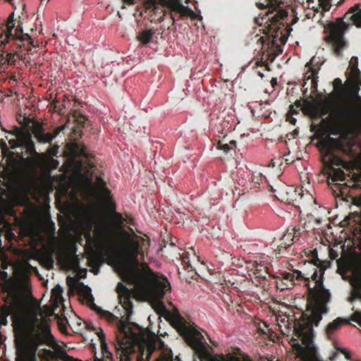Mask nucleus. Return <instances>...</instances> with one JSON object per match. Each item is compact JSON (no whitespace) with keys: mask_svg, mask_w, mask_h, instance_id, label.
Listing matches in <instances>:
<instances>
[{"mask_svg":"<svg viewBox=\"0 0 361 361\" xmlns=\"http://www.w3.org/2000/svg\"><path fill=\"white\" fill-rule=\"evenodd\" d=\"M118 267L123 281L133 285L140 293L159 303L166 312V319L177 329L188 345L195 350L201 361H227L223 355H210L205 345V339L197 329V326L194 323L188 322L177 308L171 312L166 310L161 300L171 291V285L165 276L157 275L147 265L143 266L140 269L137 267H130L123 260L119 261ZM233 360L252 361L249 356L245 357L243 360L238 358Z\"/></svg>","mask_w":361,"mask_h":361,"instance_id":"f257e3e1","label":"nucleus"},{"mask_svg":"<svg viewBox=\"0 0 361 361\" xmlns=\"http://www.w3.org/2000/svg\"><path fill=\"white\" fill-rule=\"evenodd\" d=\"M49 322L40 310H32L30 316L21 313L14 316L16 361H35V353L39 345H51L55 342Z\"/></svg>","mask_w":361,"mask_h":361,"instance_id":"f03ea898","label":"nucleus"},{"mask_svg":"<svg viewBox=\"0 0 361 361\" xmlns=\"http://www.w3.org/2000/svg\"><path fill=\"white\" fill-rule=\"evenodd\" d=\"M310 279L308 273H302L299 270H294L292 273L284 272L281 274V277L276 281L277 288L283 289H290L295 285H300L302 283L307 288L308 304L311 307L310 314L302 313L300 318L295 322L297 323L296 331L299 336H302L306 347H301L295 339H293L295 349L303 351L307 350L310 354L314 352V348L311 344V333L312 326H317L322 319V314L328 312L327 305L330 301L320 300L318 302L313 301L310 295Z\"/></svg>","mask_w":361,"mask_h":361,"instance_id":"7ed1b4c3","label":"nucleus"},{"mask_svg":"<svg viewBox=\"0 0 361 361\" xmlns=\"http://www.w3.org/2000/svg\"><path fill=\"white\" fill-rule=\"evenodd\" d=\"M334 91L327 94L324 99L319 100L320 115L330 114L338 123L345 126L355 125L361 118L360 103L361 97H357L354 100H349L341 108L335 106V102L338 97L345 94V89L342 80L337 78L333 81Z\"/></svg>","mask_w":361,"mask_h":361,"instance_id":"20e7f679","label":"nucleus"},{"mask_svg":"<svg viewBox=\"0 0 361 361\" xmlns=\"http://www.w3.org/2000/svg\"><path fill=\"white\" fill-rule=\"evenodd\" d=\"M116 292L119 303L126 310V319H118L111 312L102 310L100 307L94 304L93 310L102 318L105 319L109 323L117 322L118 331L123 335L125 338H133L134 334H133L128 326L130 317L133 313V305L132 302V293L131 291L122 283L119 282L116 286Z\"/></svg>","mask_w":361,"mask_h":361,"instance_id":"39448f33","label":"nucleus"},{"mask_svg":"<svg viewBox=\"0 0 361 361\" xmlns=\"http://www.w3.org/2000/svg\"><path fill=\"white\" fill-rule=\"evenodd\" d=\"M310 257V263L313 264L314 268L312 272L307 273L314 283L312 288L310 289L311 298L316 302L320 300L331 301V294L324 286V274L330 267V262L320 259L316 249L311 251Z\"/></svg>","mask_w":361,"mask_h":361,"instance_id":"423d86ee","label":"nucleus"},{"mask_svg":"<svg viewBox=\"0 0 361 361\" xmlns=\"http://www.w3.org/2000/svg\"><path fill=\"white\" fill-rule=\"evenodd\" d=\"M145 5L147 9L157 11L161 5L169 10L170 18L175 24L178 19L190 17L192 20H202V17L195 13L188 6H184L181 0H145Z\"/></svg>","mask_w":361,"mask_h":361,"instance_id":"0eeeda50","label":"nucleus"},{"mask_svg":"<svg viewBox=\"0 0 361 361\" xmlns=\"http://www.w3.org/2000/svg\"><path fill=\"white\" fill-rule=\"evenodd\" d=\"M257 6L259 8H268L267 15L276 11L271 17L269 18V23L267 25L268 33L274 37L277 36L280 30L279 23L288 16V11L284 8V2L283 0H265V3H258Z\"/></svg>","mask_w":361,"mask_h":361,"instance_id":"6e6552de","label":"nucleus"},{"mask_svg":"<svg viewBox=\"0 0 361 361\" xmlns=\"http://www.w3.org/2000/svg\"><path fill=\"white\" fill-rule=\"evenodd\" d=\"M16 137V139L8 140L12 149L20 147L24 149L26 156H38L36 152L35 142L32 139V133L29 130L24 128L15 127L11 132H7Z\"/></svg>","mask_w":361,"mask_h":361,"instance_id":"1a4fd4ad","label":"nucleus"},{"mask_svg":"<svg viewBox=\"0 0 361 361\" xmlns=\"http://www.w3.org/2000/svg\"><path fill=\"white\" fill-rule=\"evenodd\" d=\"M63 127H57L52 132H45L42 123L34 121L32 127V133L36 140L40 144H51L52 140L60 133Z\"/></svg>","mask_w":361,"mask_h":361,"instance_id":"9d476101","label":"nucleus"},{"mask_svg":"<svg viewBox=\"0 0 361 361\" xmlns=\"http://www.w3.org/2000/svg\"><path fill=\"white\" fill-rule=\"evenodd\" d=\"M326 41L331 44L334 51L337 56L342 54L344 48L346 46V42L344 40L343 31L337 26L333 25L326 37Z\"/></svg>","mask_w":361,"mask_h":361,"instance_id":"9b49d317","label":"nucleus"},{"mask_svg":"<svg viewBox=\"0 0 361 361\" xmlns=\"http://www.w3.org/2000/svg\"><path fill=\"white\" fill-rule=\"evenodd\" d=\"M123 245L121 247V251L127 259L137 262L139 255L140 242L130 238L129 233L123 231Z\"/></svg>","mask_w":361,"mask_h":361,"instance_id":"f8f14e48","label":"nucleus"},{"mask_svg":"<svg viewBox=\"0 0 361 361\" xmlns=\"http://www.w3.org/2000/svg\"><path fill=\"white\" fill-rule=\"evenodd\" d=\"M281 198L286 203L293 204L295 207L300 208L301 206L305 207L303 199L305 198L309 201L313 200L312 196L307 193L305 195L298 193L296 189L289 188L285 193L281 194Z\"/></svg>","mask_w":361,"mask_h":361,"instance_id":"ddd939ff","label":"nucleus"},{"mask_svg":"<svg viewBox=\"0 0 361 361\" xmlns=\"http://www.w3.org/2000/svg\"><path fill=\"white\" fill-rule=\"evenodd\" d=\"M118 343L116 345V356L120 361H131V355L135 353V346L130 342L131 338H122L119 340L117 338Z\"/></svg>","mask_w":361,"mask_h":361,"instance_id":"4468645a","label":"nucleus"},{"mask_svg":"<svg viewBox=\"0 0 361 361\" xmlns=\"http://www.w3.org/2000/svg\"><path fill=\"white\" fill-rule=\"evenodd\" d=\"M294 106H295L298 109H305L306 110L310 111L312 116L322 118L325 115H320V109H319V101L316 104L310 102L307 99H303L300 98V99H297L294 102Z\"/></svg>","mask_w":361,"mask_h":361,"instance_id":"2eb2a0df","label":"nucleus"},{"mask_svg":"<svg viewBox=\"0 0 361 361\" xmlns=\"http://www.w3.org/2000/svg\"><path fill=\"white\" fill-rule=\"evenodd\" d=\"M291 236L292 235L290 231L287 230L281 238L280 243L277 247V250L279 255L283 253V250L288 249L295 242L293 238Z\"/></svg>","mask_w":361,"mask_h":361,"instance_id":"dca6fc26","label":"nucleus"},{"mask_svg":"<svg viewBox=\"0 0 361 361\" xmlns=\"http://www.w3.org/2000/svg\"><path fill=\"white\" fill-rule=\"evenodd\" d=\"M328 178L331 179L333 183L343 181L345 179V173L343 170L340 168L330 166L329 169Z\"/></svg>","mask_w":361,"mask_h":361,"instance_id":"f3484780","label":"nucleus"},{"mask_svg":"<svg viewBox=\"0 0 361 361\" xmlns=\"http://www.w3.org/2000/svg\"><path fill=\"white\" fill-rule=\"evenodd\" d=\"M250 271L252 272L255 279H259L257 282L259 283H261L259 281L260 279L267 280V276H269L267 267L262 264H256Z\"/></svg>","mask_w":361,"mask_h":361,"instance_id":"a211bd4d","label":"nucleus"},{"mask_svg":"<svg viewBox=\"0 0 361 361\" xmlns=\"http://www.w3.org/2000/svg\"><path fill=\"white\" fill-rule=\"evenodd\" d=\"M355 61V64H352V68L350 69V77L353 81L356 83L357 85H361V72L357 68L358 65V59L356 56H353L351 58V63L353 61Z\"/></svg>","mask_w":361,"mask_h":361,"instance_id":"6ab92c4d","label":"nucleus"},{"mask_svg":"<svg viewBox=\"0 0 361 361\" xmlns=\"http://www.w3.org/2000/svg\"><path fill=\"white\" fill-rule=\"evenodd\" d=\"M71 152L74 157H82L85 159L90 158L87 148L82 145L73 144L71 148Z\"/></svg>","mask_w":361,"mask_h":361,"instance_id":"aec40b11","label":"nucleus"},{"mask_svg":"<svg viewBox=\"0 0 361 361\" xmlns=\"http://www.w3.org/2000/svg\"><path fill=\"white\" fill-rule=\"evenodd\" d=\"M317 74L318 69L312 66L310 68L307 73L305 74L306 80H311V89L315 91L317 90Z\"/></svg>","mask_w":361,"mask_h":361,"instance_id":"412c9836","label":"nucleus"},{"mask_svg":"<svg viewBox=\"0 0 361 361\" xmlns=\"http://www.w3.org/2000/svg\"><path fill=\"white\" fill-rule=\"evenodd\" d=\"M347 322L341 317H338L334 319L332 322L329 323L326 328V333L329 336L335 331L338 330L343 324Z\"/></svg>","mask_w":361,"mask_h":361,"instance_id":"4be33fe9","label":"nucleus"},{"mask_svg":"<svg viewBox=\"0 0 361 361\" xmlns=\"http://www.w3.org/2000/svg\"><path fill=\"white\" fill-rule=\"evenodd\" d=\"M97 335L101 342V349L103 357L106 359H109V360H112L113 355L108 350L107 344L105 342V336L103 333V331L101 330L100 332H97Z\"/></svg>","mask_w":361,"mask_h":361,"instance_id":"5701e85b","label":"nucleus"},{"mask_svg":"<svg viewBox=\"0 0 361 361\" xmlns=\"http://www.w3.org/2000/svg\"><path fill=\"white\" fill-rule=\"evenodd\" d=\"M14 27L15 23L13 20V13H12L8 17L6 25L5 33L7 39H9L10 38H18L17 33L13 32Z\"/></svg>","mask_w":361,"mask_h":361,"instance_id":"b1692460","label":"nucleus"},{"mask_svg":"<svg viewBox=\"0 0 361 361\" xmlns=\"http://www.w3.org/2000/svg\"><path fill=\"white\" fill-rule=\"evenodd\" d=\"M349 13H353L350 19L357 26L361 27V9L360 8V4H355L351 7Z\"/></svg>","mask_w":361,"mask_h":361,"instance_id":"393cba45","label":"nucleus"},{"mask_svg":"<svg viewBox=\"0 0 361 361\" xmlns=\"http://www.w3.org/2000/svg\"><path fill=\"white\" fill-rule=\"evenodd\" d=\"M154 32L152 30H144L137 36L138 40L143 44L149 43L154 37Z\"/></svg>","mask_w":361,"mask_h":361,"instance_id":"a878e982","label":"nucleus"},{"mask_svg":"<svg viewBox=\"0 0 361 361\" xmlns=\"http://www.w3.org/2000/svg\"><path fill=\"white\" fill-rule=\"evenodd\" d=\"M288 231H290L291 235H293L291 237L293 238L294 241L296 242L299 240L301 234L305 231V229L302 226H298L288 228Z\"/></svg>","mask_w":361,"mask_h":361,"instance_id":"bb28decb","label":"nucleus"},{"mask_svg":"<svg viewBox=\"0 0 361 361\" xmlns=\"http://www.w3.org/2000/svg\"><path fill=\"white\" fill-rule=\"evenodd\" d=\"M154 345L152 344L149 346L148 350L146 353H145L144 350H142L137 357V361H148L152 353L154 350Z\"/></svg>","mask_w":361,"mask_h":361,"instance_id":"cd10ccee","label":"nucleus"},{"mask_svg":"<svg viewBox=\"0 0 361 361\" xmlns=\"http://www.w3.org/2000/svg\"><path fill=\"white\" fill-rule=\"evenodd\" d=\"M97 190L99 195L104 199V202L112 199L111 191L106 186Z\"/></svg>","mask_w":361,"mask_h":361,"instance_id":"c85d7f7f","label":"nucleus"},{"mask_svg":"<svg viewBox=\"0 0 361 361\" xmlns=\"http://www.w3.org/2000/svg\"><path fill=\"white\" fill-rule=\"evenodd\" d=\"M329 164L330 165H331V166H339L345 165V162L341 157H337L334 154L331 155L329 158Z\"/></svg>","mask_w":361,"mask_h":361,"instance_id":"c756f323","label":"nucleus"},{"mask_svg":"<svg viewBox=\"0 0 361 361\" xmlns=\"http://www.w3.org/2000/svg\"><path fill=\"white\" fill-rule=\"evenodd\" d=\"M73 116L75 118V122L81 126H83L87 120L86 117L83 114L77 111H74Z\"/></svg>","mask_w":361,"mask_h":361,"instance_id":"7c9ffc66","label":"nucleus"},{"mask_svg":"<svg viewBox=\"0 0 361 361\" xmlns=\"http://www.w3.org/2000/svg\"><path fill=\"white\" fill-rule=\"evenodd\" d=\"M112 220L118 226H121L124 225L125 219L123 217L122 214L118 212H116L112 214Z\"/></svg>","mask_w":361,"mask_h":361,"instance_id":"2f4dec72","label":"nucleus"},{"mask_svg":"<svg viewBox=\"0 0 361 361\" xmlns=\"http://www.w3.org/2000/svg\"><path fill=\"white\" fill-rule=\"evenodd\" d=\"M63 288L61 286L56 285L51 290L52 295L56 299L62 298Z\"/></svg>","mask_w":361,"mask_h":361,"instance_id":"473e14b6","label":"nucleus"},{"mask_svg":"<svg viewBox=\"0 0 361 361\" xmlns=\"http://www.w3.org/2000/svg\"><path fill=\"white\" fill-rule=\"evenodd\" d=\"M104 204L106 206V207L109 209L110 212H111L112 214L116 212V203L114 201H112V199L109 200L108 201H106L104 202Z\"/></svg>","mask_w":361,"mask_h":361,"instance_id":"72a5a7b5","label":"nucleus"},{"mask_svg":"<svg viewBox=\"0 0 361 361\" xmlns=\"http://www.w3.org/2000/svg\"><path fill=\"white\" fill-rule=\"evenodd\" d=\"M66 322L67 319L66 318L61 319L59 318L58 319V325L60 331L63 333H65L66 331Z\"/></svg>","mask_w":361,"mask_h":361,"instance_id":"f704fd0d","label":"nucleus"},{"mask_svg":"<svg viewBox=\"0 0 361 361\" xmlns=\"http://www.w3.org/2000/svg\"><path fill=\"white\" fill-rule=\"evenodd\" d=\"M58 149H59V146L58 145H54V146H52V147H49L47 149V153L50 157H54V156H56L57 154Z\"/></svg>","mask_w":361,"mask_h":361,"instance_id":"c9c22d12","label":"nucleus"},{"mask_svg":"<svg viewBox=\"0 0 361 361\" xmlns=\"http://www.w3.org/2000/svg\"><path fill=\"white\" fill-rule=\"evenodd\" d=\"M96 185H97V190H99V189L106 186V182L104 180V179L102 177L97 176Z\"/></svg>","mask_w":361,"mask_h":361,"instance_id":"e433bc0d","label":"nucleus"},{"mask_svg":"<svg viewBox=\"0 0 361 361\" xmlns=\"http://www.w3.org/2000/svg\"><path fill=\"white\" fill-rule=\"evenodd\" d=\"M217 148L219 149L224 150V152L228 153L232 147H230L228 144H222L221 142L218 143Z\"/></svg>","mask_w":361,"mask_h":361,"instance_id":"4c0bfd02","label":"nucleus"},{"mask_svg":"<svg viewBox=\"0 0 361 361\" xmlns=\"http://www.w3.org/2000/svg\"><path fill=\"white\" fill-rule=\"evenodd\" d=\"M352 320L357 322L358 324L361 326V312H355L352 317Z\"/></svg>","mask_w":361,"mask_h":361,"instance_id":"58836bf2","label":"nucleus"},{"mask_svg":"<svg viewBox=\"0 0 361 361\" xmlns=\"http://www.w3.org/2000/svg\"><path fill=\"white\" fill-rule=\"evenodd\" d=\"M18 123L24 127H27L31 123V120L28 118L23 117L22 119H18Z\"/></svg>","mask_w":361,"mask_h":361,"instance_id":"ea45409f","label":"nucleus"},{"mask_svg":"<svg viewBox=\"0 0 361 361\" xmlns=\"http://www.w3.org/2000/svg\"><path fill=\"white\" fill-rule=\"evenodd\" d=\"M97 229L102 233H105L108 231L109 227L105 223L99 224L97 226Z\"/></svg>","mask_w":361,"mask_h":361,"instance_id":"a19ab883","label":"nucleus"},{"mask_svg":"<svg viewBox=\"0 0 361 361\" xmlns=\"http://www.w3.org/2000/svg\"><path fill=\"white\" fill-rule=\"evenodd\" d=\"M300 111V109L295 108L294 105L291 104L289 106V110L288 111L287 114L294 115V114H298Z\"/></svg>","mask_w":361,"mask_h":361,"instance_id":"79ce46f5","label":"nucleus"},{"mask_svg":"<svg viewBox=\"0 0 361 361\" xmlns=\"http://www.w3.org/2000/svg\"><path fill=\"white\" fill-rule=\"evenodd\" d=\"M86 325V328L90 330V331H95V333L97 334V332H100V331L102 330L101 329H97L96 327H94L93 326L92 324L91 323H86L85 324Z\"/></svg>","mask_w":361,"mask_h":361,"instance_id":"37998d69","label":"nucleus"},{"mask_svg":"<svg viewBox=\"0 0 361 361\" xmlns=\"http://www.w3.org/2000/svg\"><path fill=\"white\" fill-rule=\"evenodd\" d=\"M53 106H54V111H59L60 114H63L61 112L62 111V108H61V104H59V102L58 101H54V103H53Z\"/></svg>","mask_w":361,"mask_h":361,"instance_id":"c03bdc74","label":"nucleus"},{"mask_svg":"<svg viewBox=\"0 0 361 361\" xmlns=\"http://www.w3.org/2000/svg\"><path fill=\"white\" fill-rule=\"evenodd\" d=\"M293 116V115L287 114L286 115V121H288L292 125H295L297 120Z\"/></svg>","mask_w":361,"mask_h":361,"instance_id":"a18cd8bd","label":"nucleus"},{"mask_svg":"<svg viewBox=\"0 0 361 361\" xmlns=\"http://www.w3.org/2000/svg\"><path fill=\"white\" fill-rule=\"evenodd\" d=\"M78 288H81L82 290L85 291L87 293H90V288L87 286H85L82 282L78 283Z\"/></svg>","mask_w":361,"mask_h":361,"instance_id":"49530a36","label":"nucleus"},{"mask_svg":"<svg viewBox=\"0 0 361 361\" xmlns=\"http://www.w3.org/2000/svg\"><path fill=\"white\" fill-rule=\"evenodd\" d=\"M256 65H257V66H264L266 67L267 70V71H269V64H268V63H267V62H266V61H263V59H261V60H260L259 61H257V62H256Z\"/></svg>","mask_w":361,"mask_h":361,"instance_id":"de8ad7c7","label":"nucleus"},{"mask_svg":"<svg viewBox=\"0 0 361 361\" xmlns=\"http://www.w3.org/2000/svg\"><path fill=\"white\" fill-rule=\"evenodd\" d=\"M104 255L106 257H110V250L109 248L104 249Z\"/></svg>","mask_w":361,"mask_h":361,"instance_id":"09e8293b","label":"nucleus"},{"mask_svg":"<svg viewBox=\"0 0 361 361\" xmlns=\"http://www.w3.org/2000/svg\"><path fill=\"white\" fill-rule=\"evenodd\" d=\"M124 3L128 4V5H130V4H133L135 3V0H123Z\"/></svg>","mask_w":361,"mask_h":361,"instance_id":"8fccbe9b","label":"nucleus"},{"mask_svg":"<svg viewBox=\"0 0 361 361\" xmlns=\"http://www.w3.org/2000/svg\"><path fill=\"white\" fill-rule=\"evenodd\" d=\"M229 146L230 147H235V145H236V142L235 140H231L230 142H229Z\"/></svg>","mask_w":361,"mask_h":361,"instance_id":"3c124183","label":"nucleus"},{"mask_svg":"<svg viewBox=\"0 0 361 361\" xmlns=\"http://www.w3.org/2000/svg\"><path fill=\"white\" fill-rule=\"evenodd\" d=\"M258 332L260 333L261 334H266L265 331L261 328L258 329Z\"/></svg>","mask_w":361,"mask_h":361,"instance_id":"603ef678","label":"nucleus"},{"mask_svg":"<svg viewBox=\"0 0 361 361\" xmlns=\"http://www.w3.org/2000/svg\"><path fill=\"white\" fill-rule=\"evenodd\" d=\"M271 82L272 85H274L275 84H276V78H272L271 80Z\"/></svg>","mask_w":361,"mask_h":361,"instance_id":"864d4df0","label":"nucleus"},{"mask_svg":"<svg viewBox=\"0 0 361 361\" xmlns=\"http://www.w3.org/2000/svg\"><path fill=\"white\" fill-rule=\"evenodd\" d=\"M298 20V18L295 16L292 21V24L295 23Z\"/></svg>","mask_w":361,"mask_h":361,"instance_id":"5fc2aeb1","label":"nucleus"},{"mask_svg":"<svg viewBox=\"0 0 361 361\" xmlns=\"http://www.w3.org/2000/svg\"><path fill=\"white\" fill-rule=\"evenodd\" d=\"M352 64H353V65L355 64V60L353 61V63H351V61H350V65H349V66H350V68H352Z\"/></svg>","mask_w":361,"mask_h":361,"instance_id":"6e6d98bb","label":"nucleus"},{"mask_svg":"<svg viewBox=\"0 0 361 361\" xmlns=\"http://www.w3.org/2000/svg\"><path fill=\"white\" fill-rule=\"evenodd\" d=\"M2 145L6 147V143L2 140Z\"/></svg>","mask_w":361,"mask_h":361,"instance_id":"4d7b16f0","label":"nucleus"},{"mask_svg":"<svg viewBox=\"0 0 361 361\" xmlns=\"http://www.w3.org/2000/svg\"><path fill=\"white\" fill-rule=\"evenodd\" d=\"M329 140L331 141V142H337L336 140L333 139V138H329Z\"/></svg>","mask_w":361,"mask_h":361,"instance_id":"13d9d810","label":"nucleus"},{"mask_svg":"<svg viewBox=\"0 0 361 361\" xmlns=\"http://www.w3.org/2000/svg\"><path fill=\"white\" fill-rule=\"evenodd\" d=\"M52 161H53V163H54L56 164V166L58 164V161H57L53 160Z\"/></svg>","mask_w":361,"mask_h":361,"instance_id":"bf43d9fd","label":"nucleus"},{"mask_svg":"<svg viewBox=\"0 0 361 361\" xmlns=\"http://www.w3.org/2000/svg\"><path fill=\"white\" fill-rule=\"evenodd\" d=\"M163 12H164V16H166V14L167 13L166 11V10H163Z\"/></svg>","mask_w":361,"mask_h":361,"instance_id":"052dcab7","label":"nucleus"},{"mask_svg":"<svg viewBox=\"0 0 361 361\" xmlns=\"http://www.w3.org/2000/svg\"><path fill=\"white\" fill-rule=\"evenodd\" d=\"M259 75L261 78H262V77L264 76V75H263L262 73H259Z\"/></svg>","mask_w":361,"mask_h":361,"instance_id":"680f3d73","label":"nucleus"},{"mask_svg":"<svg viewBox=\"0 0 361 361\" xmlns=\"http://www.w3.org/2000/svg\"><path fill=\"white\" fill-rule=\"evenodd\" d=\"M95 361H106V360H101V359H97Z\"/></svg>","mask_w":361,"mask_h":361,"instance_id":"e2e57ef3","label":"nucleus"},{"mask_svg":"<svg viewBox=\"0 0 361 361\" xmlns=\"http://www.w3.org/2000/svg\"><path fill=\"white\" fill-rule=\"evenodd\" d=\"M25 36L30 39V38L27 34H26Z\"/></svg>","mask_w":361,"mask_h":361,"instance_id":"0e129e2a","label":"nucleus"},{"mask_svg":"<svg viewBox=\"0 0 361 361\" xmlns=\"http://www.w3.org/2000/svg\"><path fill=\"white\" fill-rule=\"evenodd\" d=\"M294 133H295V134H297V133H298L297 130H294Z\"/></svg>","mask_w":361,"mask_h":361,"instance_id":"69168bd1","label":"nucleus"},{"mask_svg":"<svg viewBox=\"0 0 361 361\" xmlns=\"http://www.w3.org/2000/svg\"><path fill=\"white\" fill-rule=\"evenodd\" d=\"M360 90V87H357L356 91L357 92Z\"/></svg>","mask_w":361,"mask_h":361,"instance_id":"338daca9","label":"nucleus"},{"mask_svg":"<svg viewBox=\"0 0 361 361\" xmlns=\"http://www.w3.org/2000/svg\"><path fill=\"white\" fill-rule=\"evenodd\" d=\"M178 361H180V360L178 359Z\"/></svg>","mask_w":361,"mask_h":361,"instance_id":"774afa93","label":"nucleus"}]
</instances>
